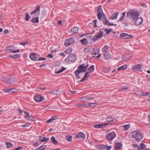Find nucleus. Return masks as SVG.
<instances>
[{"instance_id": "obj_1", "label": "nucleus", "mask_w": 150, "mask_h": 150, "mask_svg": "<svg viewBox=\"0 0 150 150\" xmlns=\"http://www.w3.org/2000/svg\"><path fill=\"white\" fill-rule=\"evenodd\" d=\"M41 6H37L36 8L32 12L30 13V14L31 15H33L35 14L34 18H32L31 22L33 23H38L39 22V17L40 15Z\"/></svg>"}, {"instance_id": "obj_2", "label": "nucleus", "mask_w": 150, "mask_h": 150, "mask_svg": "<svg viewBox=\"0 0 150 150\" xmlns=\"http://www.w3.org/2000/svg\"><path fill=\"white\" fill-rule=\"evenodd\" d=\"M140 15L138 11L134 9L129 10L128 11L126 14V16L129 19H132L134 21Z\"/></svg>"}, {"instance_id": "obj_3", "label": "nucleus", "mask_w": 150, "mask_h": 150, "mask_svg": "<svg viewBox=\"0 0 150 150\" xmlns=\"http://www.w3.org/2000/svg\"><path fill=\"white\" fill-rule=\"evenodd\" d=\"M97 13H98V20H100L101 19V17L103 16V21L104 22V20L107 19L106 16L103 13V11L102 10V7L101 5L99 6H97Z\"/></svg>"}, {"instance_id": "obj_4", "label": "nucleus", "mask_w": 150, "mask_h": 150, "mask_svg": "<svg viewBox=\"0 0 150 150\" xmlns=\"http://www.w3.org/2000/svg\"><path fill=\"white\" fill-rule=\"evenodd\" d=\"M104 34L103 31H99L97 35H95L94 36H89L90 39L94 42L98 40L99 39L102 37Z\"/></svg>"}, {"instance_id": "obj_5", "label": "nucleus", "mask_w": 150, "mask_h": 150, "mask_svg": "<svg viewBox=\"0 0 150 150\" xmlns=\"http://www.w3.org/2000/svg\"><path fill=\"white\" fill-rule=\"evenodd\" d=\"M132 137L135 138L137 141H139L142 138V134L140 132L135 131L133 132Z\"/></svg>"}, {"instance_id": "obj_6", "label": "nucleus", "mask_w": 150, "mask_h": 150, "mask_svg": "<svg viewBox=\"0 0 150 150\" xmlns=\"http://www.w3.org/2000/svg\"><path fill=\"white\" fill-rule=\"evenodd\" d=\"M89 67V65L88 64L84 63L78 66L76 70L80 72H85L86 71L87 68Z\"/></svg>"}, {"instance_id": "obj_7", "label": "nucleus", "mask_w": 150, "mask_h": 150, "mask_svg": "<svg viewBox=\"0 0 150 150\" xmlns=\"http://www.w3.org/2000/svg\"><path fill=\"white\" fill-rule=\"evenodd\" d=\"M2 80L3 82L8 85L13 84H14L16 80V79L14 78H11L9 79L6 78L4 77H3L1 79Z\"/></svg>"}, {"instance_id": "obj_8", "label": "nucleus", "mask_w": 150, "mask_h": 150, "mask_svg": "<svg viewBox=\"0 0 150 150\" xmlns=\"http://www.w3.org/2000/svg\"><path fill=\"white\" fill-rule=\"evenodd\" d=\"M116 134L114 131H112L106 135V139L108 141L112 140L116 137Z\"/></svg>"}, {"instance_id": "obj_9", "label": "nucleus", "mask_w": 150, "mask_h": 150, "mask_svg": "<svg viewBox=\"0 0 150 150\" xmlns=\"http://www.w3.org/2000/svg\"><path fill=\"white\" fill-rule=\"evenodd\" d=\"M75 42V38L74 37L70 38L66 40L64 43V45L66 46H69L71 44L74 43Z\"/></svg>"}, {"instance_id": "obj_10", "label": "nucleus", "mask_w": 150, "mask_h": 150, "mask_svg": "<svg viewBox=\"0 0 150 150\" xmlns=\"http://www.w3.org/2000/svg\"><path fill=\"white\" fill-rule=\"evenodd\" d=\"M34 99L37 102H43L44 100V98L39 95H37L35 96Z\"/></svg>"}, {"instance_id": "obj_11", "label": "nucleus", "mask_w": 150, "mask_h": 150, "mask_svg": "<svg viewBox=\"0 0 150 150\" xmlns=\"http://www.w3.org/2000/svg\"><path fill=\"white\" fill-rule=\"evenodd\" d=\"M143 19L141 17H139L137 18L135 21L134 24L136 26L139 25L143 23Z\"/></svg>"}, {"instance_id": "obj_12", "label": "nucleus", "mask_w": 150, "mask_h": 150, "mask_svg": "<svg viewBox=\"0 0 150 150\" xmlns=\"http://www.w3.org/2000/svg\"><path fill=\"white\" fill-rule=\"evenodd\" d=\"M132 70L136 72L142 71V66L140 64H138L132 68Z\"/></svg>"}, {"instance_id": "obj_13", "label": "nucleus", "mask_w": 150, "mask_h": 150, "mask_svg": "<svg viewBox=\"0 0 150 150\" xmlns=\"http://www.w3.org/2000/svg\"><path fill=\"white\" fill-rule=\"evenodd\" d=\"M68 62H74L76 59V56L74 54H70L67 57Z\"/></svg>"}, {"instance_id": "obj_14", "label": "nucleus", "mask_w": 150, "mask_h": 150, "mask_svg": "<svg viewBox=\"0 0 150 150\" xmlns=\"http://www.w3.org/2000/svg\"><path fill=\"white\" fill-rule=\"evenodd\" d=\"M75 137L76 138H81L84 140L86 138V135L83 133L79 132L75 135Z\"/></svg>"}, {"instance_id": "obj_15", "label": "nucleus", "mask_w": 150, "mask_h": 150, "mask_svg": "<svg viewBox=\"0 0 150 150\" xmlns=\"http://www.w3.org/2000/svg\"><path fill=\"white\" fill-rule=\"evenodd\" d=\"M30 58L32 60L36 61L38 59L37 54L36 53H31L30 55Z\"/></svg>"}, {"instance_id": "obj_16", "label": "nucleus", "mask_w": 150, "mask_h": 150, "mask_svg": "<svg viewBox=\"0 0 150 150\" xmlns=\"http://www.w3.org/2000/svg\"><path fill=\"white\" fill-rule=\"evenodd\" d=\"M79 30V28L76 27H74L73 28H72L70 31V32L72 34L77 33L78 32Z\"/></svg>"}, {"instance_id": "obj_17", "label": "nucleus", "mask_w": 150, "mask_h": 150, "mask_svg": "<svg viewBox=\"0 0 150 150\" xmlns=\"http://www.w3.org/2000/svg\"><path fill=\"white\" fill-rule=\"evenodd\" d=\"M108 124V123H105L104 124H98L94 125L93 126V127L96 128H102L104 126Z\"/></svg>"}, {"instance_id": "obj_18", "label": "nucleus", "mask_w": 150, "mask_h": 150, "mask_svg": "<svg viewBox=\"0 0 150 150\" xmlns=\"http://www.w3.org/2000/svg\"><path fill=\"white\" fill-rule=\"evenodd\" d=\"M98 104L97 103H91L86 104V108H93L96 107Z\"/></svg>"}, {"instance_id": "obj_19", "label": "nucleus", "mask_w": 150, "mask_h": 150, "mask_svg": "<svg viewBox=\"0 0 150 150\" xmlns=\"http://www.w3.org/2000/svg\"><path fill=\"white\" fill-rule=\"evenodd\" d=\"M118 15V13L116 12L113 13L112 15L109 18L110 20H116L117 18V16Z\"/></svg>"}, {"instance_id": "obj_20", "label": "nucleus", "mask_w": 150, "mask_h": 150, "mask_svg": "<svg viewBox=\"0 0 150 150\" xmlns=\"http://www.w3.org/2000/svg\"><path fill=\"white\" fill-rule=\"evenodd\" d=\"M109 47L105 45L102 49V52L103 54L107 53L109 51Z\"/></svg>"}, {"instance_id": "obj_21", "label": "nucleus", "mask_w": 150, "mask_h": 150, "mask_svg": "<svg viewBox=\"0 0 150 150\" xmlns=\"http://www.w3.org/2000/svg\"><path fill=\"white\" fill-rule=\"evenodd\" d=\"M120 36L121 38L128 36L130 38H133V35H128L127 33H122L120 34Z\"/></svg>"}, {"instance_id": "obj_22", "label": "nucleus", "mask_w": 150, "mask_h": 150, "mask_svg": "<svg viewBox=\"0 0 150 150\" xmlns=\"http://www.w3.org/2000/svg\"><path fill=\"white\" fill-rule=\"evenodd\" d=\"M109 21L108 20H107V19H106V20L104 22H103V23L105 25L108 24V26L112 25L116 26L117 25V24H115L113 23H109Z\"/></svg>"}, {"instance_id": "obj_23", "label": "nucleus", "mask_w": 150, "mask_h": 150, "mask_svg": "<svg viewBox=\"0 0 150 150\" xmlns=\"http://www.w3.org/2000/svg\"><path fill=\"white\" fill-rule=\"evenodd\" d=\"M89 72L87 71L85 74L84 76L83 77V78L81 79V80L80 81V82H83L87 79L86 78L87 77H88L90 75L88 74Z\"/></svg>"}, {"instance_id": "obj_24", "label": "nucleus", "mask_w": 150, "mask_h": 150, "mask_svg": "<svg viewBox=\"0 0 150 150\" xmlns=\"http://www.w3.org/2000/svg\"><path fill=\"white\" fill-rule=\"evenodd\" d=\"M103 55L104 56V58L105 59H108L111 57V54L108 53V52L107 53L103 54Z\"/></svg>"}, {"instance_id": "obj_25", "label": "nucleus", "mask_w": 150, "mask_h": 150, "mask_svg": "<svg viewBox=\"0 0 150 150\" xmlns=\"http://www.w3.org/2000/svg\"><path fill=\"white\" fill-rule=\"evenodd\" d=\"M99 49L97 48H94L93 51L92 53V54L93 55H96L98 54L99 53Z\"/></svg>"}, {"instance_id": "obj_26", "label": "nucleus", "mask_w": 150, "mask_h": 150, "mask_svg": "<svg viewBox=\"0 0 150 150\" xmlns=\"http://www.w3.org/2000/svg\"><path fill=\"white\" fill-rule=\"evenodd\" d=\"M15 49V47L14 46H10L6 48V50L9 51L11 52H14V50Z\"/></svg>"}, {"instance_id": "obj_27", "label": "nucleus", "mask_w": 150, "mask_h": 150, "mask_svg": "<svg viewBox=\"0 0 150 150\" xmlns=\"http://www.w3.org/2000/svg\"><path fill=\"white\" fill-rule=\"evenodd\" d=\"M127 65L125 64L124 65L120 67H118L117 69L118 71H121V70H124L125 69H126L127 68Z\"/></svg>"}, {"instance_id": "obj_28", "label": "nucleus", "mask_w": 150, "mask_h": 150, "mask_svg": "<svg viewBox=\"0 0 150 150\" xmlns=\"http://www.w3.org/2000/svg\"><path fill=\"white\" fill-rule=\"evenodd\" d=\"M66 69H67L66 68H65V67H62V68L61 69H60L59 70H58L57 69H56V70H55V73L56 74L60 73L62 72H63Z\"/></svg>"}, {"instance_id": "obj_29", "label": "nucleus", "mask_w": 150, "mask_h": 150, "mask_svg": "<svg viewBox=\"0 0 150 150\" xmlns=\"http://www.w3.org/2000/svg\"><path fill=\"white\" fill-rule=\"evenodd\" d=\"M81 73L78 70H76L75 71V76L76 79H79L81 78V76H80L79 74Z\"/></svg>"}, {"instance_id": "obj_30", "label": "nucleus", "mask_w": 150, "mask_h": 150, "mask_svg": "<svg viewBox=\"0 0 150 150\" xmlns=\"http://www.w3.org/2000/svg\"><path fill=\"white\" fill-rule=\"evenodd\" d=\"M51 140L54 144L57 145L58 144V142L55 140L54 137H52L51 138Z\"/></svg>"}, {"instance_id": "obj_31", "label": "nucleus", "mask_w": 150, "mask_h": 150, "mask_svg": "<svg viewBox=\"0 0 150 150\" xmlns=\"http://www.w3.org/2000/svg\"><path fill=\"white\" fill-rule=\"evenodd\" d=\"M40 139H41L40 138V141L41 142H46L49 140L50 139L46 137H43L42 138V140H41Z\"/></svg>"}, {"instance_id": "obj_32", "label": "nucleus", "mask_w": 150, "mask_h": 150, "mask_svg": "<svg viewBox=\"0 0 150 150\" xmlns=\"http://www.w3.org/2000/svg\"><path fill=\"white\" fill-rule=\"evenodd\" d=\"M103 29L104 30V31H106V33L105 34H108L110 33L111 32L113 31V30L111 28H109L108 29H107L105 28H103Z\"/></svg>"}, {"instance_id": "obj_33", "label": "nucleus", "mask_w": 150, "mask_h": 150, "mask_svg": "<svg viewBox=\"0 0 150 150\" xmlns=\"http://www.w3.org/2000/svg\"><path fill=\"white\" fill-rule=\"evenodd\" d=\"M116 148H121L122 147V144L120 143H116L115 144Z\"/></svg>"}, {"instance_id": "obj_34", "label": "nucleus", "mask_w": 150, "mask_h": 150, "mask_svg": "<svg viewBox=\"0 0 150 150\" xmlns=\"http://www.w3.org/2000/svg\"><path fill=\"white\" fill-rule=\"evenodd\" d=\"M81 42L82 44L85 45L88 43V41L87 39L84 38L81 40Z\"/></svg>"}, {"instance_id": "obj_35", "label": "nucleus", "mask_w": 150, "mask_h": 150, "mask_svg": "<svg viewBox=\"0 0 150 150\" xmlns=\"http://www.w3.org/2000/svg\"><path fill=\"white\" fill-rule=\"evenodd\" d=\"M94 69V65H92L88 69V71H89L90 73H91L93 71Z\"/></svg>"}, {"instance_id": "obj_36", "label": "nucleus", "mask_w": 150, "mask_h": 150, "mask_svg": "<svg viewBox=\"0 0 150 150\" xmlns=\"http://www.w3.org/2000/svg\"><path fill=\"white\" fill-rule=\"evenodd\" d=\"M5 144L7 148H11L13 146V144L10 143L6 142Z\"/></svg>"}, {"instance_id": "obj_37", "label": "nucleus", "mask_w": 150, "mask_h": 150, "mask_svg": "<svg viewBox=\"0 0 150 150\" xmlns=\"http://www.w3.org/2000/svg\"><path fill=\"white\" fill-rule=\"evenodd\" d=\"M26 120L28 121L31 120L33 121L35 120V118L34 117L31 115H29V117L27 118Z\"/></svg>"}, {"instance_id": "obj_38", "label": "nucleus", "mask_w": 150, "mask_h": 150, "mask_svg": "<svg viewBox=\"0 0 150 150\" xmlns=\"http://www.w3.org/2000/svg\"><path fill=\"white\" fill-rule=\"evenodd\" d=\"M99 148L101 149L104 150L106 149L105 145L103 144H100L98 146Z\"/></svg>"}, {"instance_id": "obj_39", "label": "nucleus", "mask_w": 150, "mask_h": 150, "mask_svg": "<svg viewBox=\"0 0 150 150\" xmlns=\"http://www.w3.org/2000/svg\"><path fill=\"white\" fill-rule=\"evenodd\" d=\"M25 21H28L30 19V16H29L28 13H25Z\"/></svg>"}, {"instance_id": "obj_40", "label": "nucleus", "mask_w": 150, "mask_h": 150, "mask_svg": "<svg viewBox=\"0 0 150 150\" xmlns=\"http://www.w3.org/2000/svg\"><path fill=\"white\" fill-rule=\"evenodd\" d=\"M106 120L108 122H110L112 121L113 120L112 117L108 116L106 118Z\"/></svg>"}, {"instance_id": "obj_41", "label": "nucleus", "mask_w": 150, "mask_h": 150, "mask_svg": "<svg viewBox=\"0 0 150 150\" xmlns=\"http://www.w3.org/2000/svg\"><path fill=\"white\" fill-rule=\"evenodd\" d=\"M75 106L78 107H81L84 108H86V104H77Z\"/></svg>"}, {"instance_id": "obj_42", "label": "nucleus", "mask_w": 150, "mask_h": 150, "mask_svg": "<svg viewBox=\"0 0 150 150\" xmlns=\"http://www.w3.org/2000/svg\"><path fill=\"white\" fill-rule=\"evenodd\" d=\"M66 139L69 142H70L72 140V136H67Z\"/></svg>"}, {"instance_id": "obj_43", "label": "nucleus", "mask_w": 150, "mask_h": 150, "mask_svg": "<svg viewBox=\"0 0 150 150\" xmlns=\"http://www.w3.org/2000/svg\"><path fill=\"white\" fill-rule=\"evenodd\" d=\"M13 56V59H16L18 58L20 56V55L19 54H15Z\"/></svg>"}, {"instance_id": "obj_44", "label": "nucleus", "mask_w": 150, "mask_h": 150, "mask_svg": "<svg viewBox=\"0 0 150 150\" xmlns=\"http://www.w3.org/2000/svg\"><path fill=\"white\" fill-rule=\"evenodd\" d=\"M124 129L127 130L130 127V125H126L124 126Z\"/></svg>"}, {"instance_id": "obj_45", "label": "nucleus", "mask_w": 150, "mask_h": 150, "mask_svg": "<svg viewBox=\"0 0 150 150\" xmlns=\"http://www.w3.org/2000/svg\"><path fill=\"white\" fill-rule=\"evenodd\" d=\"M23 112L25 114V117L26 119L27 118L29 117V113L28 112H25V111H23Z\"/></svg>"}, {"instance_id": "obj_46", "label": "nucleus", "mask_w": 150, "mask_h": 150, "mask_svg": "<svg viewBox=\"0 0 150 150\" xmlns=\"http://www.w3.org/2000/svg\"><path fill=\"white\" fill-rule=\"evenodd\" d=\"M145 145L144 143H141L140 144V146L139 147V148H141L142 149H144L145 148Z\"/></svg>"}, {"instance_id": "obj_47", "label": "nucleus", "mask_w": 150, "mask_h": 150, "mask_svg": "<svg viewBox=\"0 0 150 150\" xmlns=\"http://www.w3.org/2000/svg\"><path fill=\"white\" fill-rule=\"evenodd\" d=\"M47 147V146L46 145H43L39 147V149L40 150H43L45 149Z\"/></svg>"}, {"instance_id": "obj_48", "label": "nucleus", "mask_w": 150, "mask_h": 150, "mask_svg": "<svg viewBox=\"0 0 150 150\" xmlns=\"http://www.w3.org/2000/svg\"><path fill=\"white\" fill-rule=\"evenodd\" d=\"M81 100L82 101H87V97H82L80 98Z\"/></svg>"}, {"instance_id": "obj_49", "label": "nucleus", "mask_w": 150, "mask_h": 150, "mask_svg": "<svg viewBox=\"0 0 150 150\" xmlns=\"http://www.w3.org/2000/svg\"><path fill=\"white\" fill-rule=\"evenodd\" d=\"M142 96H146L147 95L150 96V93H144L143 92L142 94Z\"/></svg>"}, {"instance_id": "obj_50", "label": "nucleus", "mask_w": 150, "mask_h": 150, "mask_svg": "<svg viewBox=\"0 0 150 150\" xmlns=\"http://www.w3.org/2000/svg\"><path fill=\"white\" fill-rule=\"evenodd\" d=\"M71 52V49H70L69 48L67 49V50H66L64 52L68 54L69 52Z\"/></svg>"}, {"instance_id": "obj_51", "label": "nucleus", "mask_w": 150, "mask_h": 150, "mask_svg": "<svg viewBox=\"0 0 150 150\" xmlns=\"http://www.w3.org/2000/svg\"><path fill=\"white\" fill-rule=\"evenodd\" d=\"M84 52L86 53L89 52L90 51V50L89 48H87L84 49Z\"/></svg>"}, {"instance_id": "obj_52", "label": "nucleus", "mask_w": 150, "mask_h": 150, "mask_svg": "<svg viewBox=\"0 0 150 150\" xmlns=\"http://www.w3.org/2000/svg\"><path fill=\"white\" fill-rule=\"evenodd\" d=\"M30 125V124L27 123V124H23V125H22V127H28Z\"/></svg>"}, {"instance_id": "obj_53", "label": "nucleus", "mask_w": 150, "mask_h": 150, "mask_svg": "<svg viewBox=\"0 0 150 150\" xmlns=\"http://www.w3.org/2000/svg\"><path fill=\"white\" fill-rule=\"evenodd\" d=\"M4 91L5 93L11 92V89H5L4 90Z\"/></svg>"}, {"instance_id": "obj_54", "label": "nucleus", "mask_w": 150, "mask_h": 150, "mask_svg": "<svg viewBox=\"0 0 150 150\" xmlns=\"http://www.w3.org/2000/svg\"><path fill=\"white\" fill-rule=\"evenodd\" d=\"M128 88V87L127 86H122L121 87L122 89V90H125Z\"/></svg>"}, {"instance_id": "obj_55", "label": "nucleus", "mask_w": 150, "mask_h": 150, "mask_svg": "<svg viewBox=\"0 0 150 150\" xmlns=\"http://www.w3.org/2000/svg\"><path fill=\"white\" fill-rule=\"evenodd\" d=\"M11 92L12 93H15V92H17L18 91V90L16 89H11Z\"/></svg>"}, {"instance_id": "obj_56", "label": "nucleus", "mask_w": 150, "mask_h": 150, "mask_svg": "<svg viewBox=\"0 0 150 150\" xmlns=\"http://www.w3.org/2000/svg\"><path fill=\"white\" fill-rule=\"evenodd\" d=\"M105 146H106V149H107V150H110L112 148V146H108L105 145Z\"/></svg>"}, {"instance_id": "obj_57", "label": "nucleus", "mask_w": 150, "mask_h": 150, "mask_svg": "<svg viewBox=\"0 0 150 150\" xmlns=\"http://www.w3.org/2000/svg\"><path fill=\"white\" fill-rule=\"evenodd\" d=\"M46 59L45 58H41L40 57L38 59H37L38 61L40 60H45Z\"/></svg>"}, {"instance_id": "obj_58", "label": "nucleus", "mask_w": 150, "mask_h": 150, "mask_svg": "<svg viewBox=\"0 0 150 150\" xmlns=\"http://www.w3.org/2000/svg\"><path fill=\"white\" fill-rule=\"evenodd\" d=\"M52 121H53V120H52V118H51L50 119H49L48 120H47V123H50Z\"/></svg>"}, {"instance_id": "obj_59", "label": "nucleus", "mask_w": 150, "mask_h": 150, "mask_svg": "<svg viewBox=\"0 0 150 150\" xmlns=\"http://www.w3.org/2000/svg\"><path fill=\"white\" fill-rule=\"evenodd\" d=\"M124 18H123L122 16H121V17H120L119 19L118 20V21H122L123 20Z\"/></svg>"}, {"instance_id": "obj_60", "label": "nucleus", "mask_w": 150, "mask_h": 150, "mask_svg": "<svg viewBox=\"0 0 150 150\" xmlns=\"http://www.w3.org/2000/svg\"><path fill=\"white\" fill-rule=\"evenodd\" d=\"M22 148L21 146H19L16 148L14 150H19L21 149Z\"/></svg>"}, {"instance_id": "obj_61", "label": "nucleus", "mask_w": 150, "mask_h": 150, "mask_svg": "<svg viewBox=\"0 0 150 150\" xmlns=\"http://www.w3.org/2000/svg\"><path fill=\"white\" fill-rule=\"evenodd\" d=\"M52 119L53 120V121L56 120L57 118V116H53L51 117Z\"/></svg>"}, {"instance_id": "obj_62", "label": "nucleus", "mask_w": 150, "mask_h": 150, "mask_svg": "<svg viewBox=\"0 0 150 150\" xmlns=\"http://www.w3.org/2000/svg\"><path fill=\"white\" fill-rule=\"evenodd\" d=\"M126 13V12H124L122 13V16L123 18H124L125 17V15Z\"/></svg>"}, {"instance_id": "obj_63", "label": "nucleus", "mask_w": 150, "mask_h": 150, "mask_svg": "<svg viewBox=\"0 0 150 150\" xmlns=\"http://www.w3.org/2000/svg\"><path fill=\"white\" fill-rule=\"evenodd\" d=\"M47 57H50V58H52L53 57V56L52 55V54H50L47 56Z\"/></svg>"}, {"instance_id": "obj_64", "label": "nucleus", "mask_w": 150, "mask_h": 150, "mask_svg": "<svg viewBox=\"0 0 150 150\" xmlns=\"http://www.w3.org/2000/svg\"><path fill=\"white\" fill-rule=\"evenodd\" d=\"M28 43L27 42H22L20 43V44L21 45H22L23 46H25V44H27Z\"/></svg>"}]
</instances>
